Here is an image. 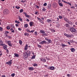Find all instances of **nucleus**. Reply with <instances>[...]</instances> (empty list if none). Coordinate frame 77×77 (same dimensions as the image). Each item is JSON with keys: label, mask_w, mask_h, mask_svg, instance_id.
Wrapping results in <instances>:
<instances>
[{"label": "nucleus", "mask_w": 77, "mask_h": 77, "mask_svg": "<svg viewBox=\"0 0 77 77\" xmlns=\"http://www.w3.org/2000/svg\"><path fill=\"white\" fill-rule=\"evenodd\" d=\"M38 11H37L36 12H35V15H38Z\"/></svg>", "instance_id": "obj_47"}, {"label": "nucleus", "mask_w": 77, "mask_h": 77, "mask_svg": "<svg viewBox=\"0 0 77 77\" xmlns=\"http://www.w3.org/2000/svg\"><path fill=\"white\" fill-rule=\"evenodd\" d=\"M7 29L8 30H9L10 29V26H8L7 27Z\"/></svg>", "instance_id": "obj_39"}, {"label": "nucleus", "mask_w": 77, "mask_h": 77, "mask_svg": "<svg viewBox=\"0 0 77 77\" xmlns=\"http://www.w3.org/2000/svg\"><path fill=\"white\" fill-rule=\"evenodd\" d=\"M28 69L29 71H33V70H34V68L33 67H30L28 68Z\"/></svg>", "instance_id": "obj_12"}, {"label": "nucleus", "mask_w": 77, "mask_h": 77, "mask_svg": "<svg viewBox=\"0 0 77 77\" xmlns=\"http://www.w3.org/2000/svg\"><path fill=\"white\" fill-rule=\"evenodd\" d=\"M37 19L39 21H41V19L40 18H39V17H37Z\"/></svg>", "instance_id": "obj_24"}, {"label": "nucleus", "mask_w": 77, "mask_h": 77, "mask_svg": "<svg viewBox=\"0 0 77 77\" xmlns=\"http://www.w3.org/2000/svg\"><path fill=\"white\" fill-rule=\"evenodd\" d=\"M33 22H31L29 23V25L30 26L32 27V26H33Z\"/></svg>", "instance_id": "obj_17"}, {"label": "nucleus", "mask_w": 77, "mask_h": 77, "mask_svg": "<svg viewBox=\"0 0 77 77\" xmlns=\"http://www.w3.org/2000/svg\"><path fill=\"white\" fill-rule=\"evenodd\" d=\"M2 77H6V75H2Z\"/></svg>", "instance_id": "obj_64"}, {"label": "nucleus", "mask_w": 77, "mask_h": 77, "mask_svg": "<svg viewBox=\"0 0 77 77\" xmlns=\"http://www.w3.org/2000/svg\"><path fill=\"white\" fill-rule=\"evenodd\" d=\"M66 37L67 38H69V35L68 34H67V35H66Z\"/></svg>", "instance_id": "obj_53"}, {"label": "nucleus", "mask_w": 77, "mask_h": 77, "mask_svg": "<svg viewBox=\"0 0 77 77\" xmlns=\"http://www.w3.org/2000/svg\"><path fill=\"white\" fill-rule=\"evenodd\" d=\"M45 39L46 41H48L49 39H48V38H45Z\"/></svg>", "instance_id": "obj_56"}, {"label": "nucleus", "mask_w": 77, "mask_h": 77, "mask_svg": "<svg viewBox=\"0 0 77 77\" xmlns=\"http://www.w3.org/2000/svg\"><path fill=\"white\" fill-rule=\"evenodd\" d=\"M24 26L25 28H27L28 27V24H26L24 25Z\"/></svg>", "instance_id": "obj_18"}, {"label": "nucleus", "mask_w": 77, "mask_h": 77, "mask_svg": "<svg viewBox=\"0 0 77 77\" xmlns=\"http://www.w3.org/2000/svg\"><path fill=\"white\" fill-rule=\"evenodd\" d=\"M12 60H10L8 62H6V65H11L12 64Z\"/></svg>", "instance_id": "obj_1"}, {"label": "nucleus", "mask_w": 77, "mask_h": 77, "mask_svg": "<svg viewBox=\"0 0 77 77\" xmlns=\"http://www.w3.org/2000/svg\"><path fill=\"white\" fill-rule=\"evenodd\" d=\"M37 46H38V47H39V48H41V45H39L38 44H37Z\"/></svg>", "instance_id": "obj_44"}, {"label": "nucleus", "mask_w": 77, "mask_h": 77, "mask_svg": "<svg viewBox=\"0 0 77 77\" xmlns=\"http://www.w3.org/2000/svg\"><path fill=\"white\" fill-rule=\"evenodd\" d=\"M2 54H3L2 53V51H0V56H2Z\"/></svg>", "instance_id": "obj_36"}, {"label": "nucleus", "mask_w": 77, "mask_h": 77, "mask_svg": "<svg viewBox=\"0 0 77 77\" xmlns=\"http://www.w3.org/2000/svg\"><path fill=\"white\" fill-rule=\"evenodd\" d=\"M42 10L43 11L45 12L46 11V9L45 8H42Z\"/></svg>", "instance_id": "obj_40"}, {"label": "nucleus", "mask_w": 77, "mask_h": 77, "mask_svg": "<svg viewBox=\"0 0 77 77\" xmlns=\"http://www.w3.org/2000/svg\"><path fill=\"white\" fill-rule=\"evenodd\" d=\"M16 27H18L19 26L18 24H16Z\"/></svg>", "instance_id": "obj_60"}, {"label": "nucleus", "mask_w": 77, "mask_h": 77, "mask_svg": "<svg viewBox=\"0 0 77 77\" xmlns=\"http://www.w3.org/2000/svg\"><path fill=\"white\" fill-rule=\"evenodd\" d=\"M35 32V31L34 30H31V31H30V32H29L30 33H33Z\"/></svg>", "instance_id": "obj_46"}, {"label": "nucleus", "mask_w": 77, "mask_h": 77, "mask_svg": "<svg viewBox=\"0 0 77 77\" xmlns=\"http://www.w3.org/2000/svg\"><path fill=\"white\" fill-rule=\"evenodd\" d=\"M64 20L65 21H66V23H68V19L66 18H64Z\"/></svg>", "instance_id": "obj_23"}, {"label": "nucleus", "mask_w": 77, "mask_h": 77, "mask_svg": "<svg viewBox=\"0 0 77 77\" xmlns=\"http://www.w3.org/2000/svg\"><path fill=\"white\" fill-rule=\"evenodd\" d=\"M29 56L27 54H26L25 53L24 54V59L25 60H26V59H27L28 58Z\"/></svg>", "instance_id": "obj_6"}, {"label": "nucleus", "mask_w": 77, "mask_h": 77, "mask_svg": "<svg viewBox=\"0 0 77 77\" xmlns=\"http://www.w3.org/2000/svg\"><path fill=\"white\" fill-rule=\"evenodd\" d=\"M48 42H47V43H48V44H50V43H51V40L50 39H49L48 40Z\"/></svg>", "instance_id": "obj_13"}, {"label": "nucleus", "mask_w": 77, "mask_h": 77, "mask_svg": "<svg viewBox=\"0 0 77 77\" xmlns=\"http://www.w3.org/2000/svg\"><path fill=\"white\" fill-rule=\"evenodd\" d=\"M64 26L66 27H67V28H69V25L68 23H66L64 25Z\"/></svg>", "instance_id": "obj_9"}, {"label": "nucleus", "mask_w": 77, "mask_h": 77, "mask_svg": "<svg viewBox=\"0 0 77 77\" xmlns=\"http://www.w3.org/2000/svg\"><path fill=\"white\" fill-rule=\"evenodd\" d=\"M26 32H30V31L29 29H26Z\"/></svg>", "instance_id": "obj_28"}, {"label": "nucleus", "mask_w": 77, "mask_h": 77, "mask_svg": "<svg viewBox=\"0 0 77 77\" xmlns=\"http://www.w3.org/2000/svg\"><path fill=\"white\" fill-rule=\"evenodd\" d=\"M15 23H17V24H20V22L17 21V20H16L15 21Z\"/></svg>", "instance_id": "obj_34"}, {"label": "nucleus", "mask_w": 77, "mask_h": 77, "mask_svg": "<svg viewBox=\"0 0 77 77\" xmlns=\"http://www.w3.org/2000/svg\"><path fill=\"white\" fill-rule=\"evenodd\" d=\"M23 43V42L21 41V40H20L19 41V44H20V45H21Z\"/></svg>", "instance_id": "obj_30"}, {"label": "nucleus", "mask_w": 77, "mask_h": 77, "mask_svg": "<svg viewBox=\"0 0 77 77\" xmlns=\"http://www.w3.org/2000/svg\"><path fill=\"white\" fill-rule=\"evenodd\" d=\"M61 46L62 47V48H64V47H66V46H67V45H66L62 43Z\"/></svg>", "instance_id": "obj_16"}, {"label": "nucleus", "mask_w": 77, "mask_h": 77, "mask_svg": "<svg viewBox=\"0 0 77 77\" xmlns=\"http://www.w3.org/2000/svg\"><path fill=\"white\" fill-rule=\"evenodd\" d=\"M35 58V56H33L32 57H31V59H33Z\"/></svg>", "instance_id": "obj_35"}, {"label": "nucleus", "mask_w": 77, "mask_h": 77, "mask_svg": "<svg viewBox=\"0 0 77 77\" xmlns=\"http://www.w3.org/2000/svg\"><path fill=\"white\" fill-rule=\"evenodd\" d=\"M6 38H8L9 36L8 35L6 34Z\"/></svg>", "instance_id": "obj_61"}, {"label": "nucleus", "mask_w": 77, "mask_h": 77, "mask_svg": "<svg viewBox=\"0 0 77 77\" xmlns=\"http://www.w3.org/2000/svg\"><path fill=\"white\" fill-rule=\"evenodd\" d=\"M41 61H43L44 62H46V60L43 59V58H40Z\"/></svg>", "instance_id": "obj_10"}, {"label": "nucleus", "mask_w": 77, "mask_h": 77, "mask_svg": "<svg viewBox=\"0 0 77 77\" xmlns=\"http://www.w3.org/2000/svg\"><path fill=\"white\" fill-rule=\"evenodd\" d=\"M3 12L4 14H9V10L8 9H5Z\"/></svg>", "instance_id": "obj_3"}, {"label": "nucleus", "mask_w": 77, "mask_h": 77, "mask_svg": "<svg viewBox=\"0 0 77 77\" xmlns=\"http://www.w3.org/2000/svg\"><path fill=\"white\" fill-rule=\"evenodd\" d=\"M25 17H27V18H29V17H30V16H29V15L26 14L25 15Z\"/></svg>", "instance_id": "obj_26"}, {"label": "nucleus", "mask_w": 77, "mask_h": 77, "mask_svg": "<svg viewBox=\"0 0 77 77\" xmlns=\"http://www.w3.org/2000/svg\"><path fill=\"white\" fill-rule=\"evenodd\" d=\"M58 4L60 6H63V4H62L60 2H58Z\"/></svg>", "instance_id": "obj_22"}, {"label": "nucleus", "mask_w": 77, "mask_h": 77, "mask_svg": "<svg viewBox=\"0 0 77 77\" xmlns=\"http://www.w3.org/2000/svg\"><path fill=\"white\" fill-rule=\"evenodd\" d=\"M59 17L60 19H62V17L61 16H59Z\"/></svg>", "instance_id": "obj_49"}, {"label": "nucleus", "mask_w": 77, "mask_h": 77, "mask_svg": "<svg viewBox=\"0 0 77 77\" xmlns=\"http://www.w3.org/2000/svg\"><path fill=\"white\" fill-rule=\"evenodd\" d=\"M70 50L72 52H74L75 51V49L73 48L70 49Z\"/></svg>", "instance_id": "obj_11"}, {"label": "nucleus", "mask_w": 77, "mask_h": 77, "mask_svg": "<svg viewBox=\"0 0 77 77\" xmlns=\"http://www.w3.org/2000/svg\"><path fill=\"white\" fill-rule=\"evenodd\" d=\"M21 2L22 3H26V0H22Z\"/></svg>", "instance_id": "obj_31"}, {"label": "nucleus", "mask_w": 77, "mask_h": 77, "mask_svg": "<svg viewBox=\"0 0 77 77\" xmlns=\"http://www.w3.org/2000/svg\"><path fill=\"white\" fill-rule=\"evenodd\" d=\"M18 29L19 30H20V31H21V30H22V29L20 28H18Z\"/></svg>", "instance_id": "obj_54"}, {"label": "nucleus", "mask_w": 77, "mask_h": 77, "mask_svg": "<svg viewBox=\"0 0 77 77\" xmlns=\"http://www.w3.org/2000/svg\"><path fill=\"white\" fill-rule=\"evenodd\" d=\"M40 33H45V32L44 30H40Z\"/></svg>", "instance_id": "obj_20"}, {"label": "nucleus", "mask_w": 77, "mask_h": 77, "mask_svg": "<svg viewBox=\"0 0 77 77\" xmlns=\"http://www.w3.org/2000/svg\"><path fill=\"white\" fill-rule=\"evenodd\" d=\"M26 20H27V22H29V20L27 18H26Z\"/></svg>", "instance_id": "obj_58"}, {"label": "nucleus", "mask_w": 77, "mask_h": 77, "mask_svg": "<svg viewBox=\"0 0 77 77\" xmlns=\"http://www.w3.org/2000/svg\"><path fill=\"white\" fill-rule=\"evenodd\" d=\"M35 6H36V8H37V9H39V6L36 5Z\"/></svg>", "instance_id": "obj_50"}, {"label": "nucleus", "mask_w": 77, "mask_h": 77, "mask_svg": "<svg viewBox=\"0 0 77 77\" xmlns=\"http://www.w3.org/2000/svg\"><path fill=\"white\" fill-rule=\"evenodd\" d=\"M47 21L48 23H51V20H50V19H47Z\"/></svg>", "instance_id": "obj_15"}, {"label": "nucleus", "mask_w": 77, "mask_h": 77, "mask_svg": "<svg viewBox=\"0 0 77 77\" xmlns=\"http://www.w3.org/2000/svg\"><path fill=\"white\" fill-rule=\"evenodd\" d=\"M47 5V3H45L44 4H43V6H46Z\"/></svg>", "instance_id": "obj_41"}, {"label": "nucleus", "mask_w": 77, "mask_h": 77, "mask_svg": "<svg viewBox=\"0 0 77 77\" xmlns=\"http://www.w3.org/2000/svg\"><path fill=\"white\" fill-rule=\"evenodd\" d=\"M11 27L12 28H15V26H14V25L12 24L11 25Z\"/></svg>", "instance_id": "obj_29"}, {"label": "nucleus", "mask_w": 77, "mask_h": 77, "mask_svg": "<svg viewBox=\"0 0 77 77\" xmlns=\"http://www.w3.org/2000/svg\"><path fill=\"white\" fill-rule=\"evenodd\" d=\"M15 73H12L11 74V76L12 77H14L15 76Z\"/></svg>", "instance_id": "obj_33"}, {"label": "nucleus", "mask_w": 77, "mask_h": 77, "mask_svg": "<svg viewBox=\"0 0 77 77\" xmlns=\"http://www.w3.org/2000/svg\"><path fill=\"white\" fill-rule=\"evenodd\" d=\"M40 22L42 23V24H44V22H43V21H42V20H41V21Z\"/></svg>", "instance_id": "obj_37"}, {"label": "nucleus", "mask_w": 77, "mask_h": 77, "mask_svg": "<svg viewBox=\"0 0 77 77\" xmlns=\"http://www.w3.org/2000/svg\"><path fill=\"white\" fill-rule=\"evenodd\" d=\"M5 33V34L7 35V34H8V33H9V32L8 31H6Z\"/></svg>", "instance_id": "obj_43"}, {"label": "nucleus", "mask_w": 77, "mask_h": 77, "mask_svg": "<svg viewBox=\"0 0 77 77\" xmlns=\"http://www.w3.org/2000/svg\"><path fill=\"white\" fill-rule=\"evenodd\" d=\"M20 13L23 12V9H21V10L20 11Z\"/></svg>", "instance_id": "obj_42"}, {"label": "nucleus", "mask_w": 77, "mask_h": 77, "mask_svg": "<svg viewBox=\"0 0 77 77\" xmlns=\"http://www.w3.org/2000/svg\"><path fill=\"white\" fill-rule=\"evenodd\" d=\"M38 33H37V32H35V36H36V35H38Z\"/></svg>", "instance_id": "obj_45"}, {"label": "nucleus", "mask_w": 77, "mask_h": 77, "mask_svg": "<svg viewBox=\"0 0 77 77\" xmlns=\"http://www.w3.org/2000/svg\"><path fill=\"white\" fill-rule=\"evenodd\" d=\"M41 44H44V43H46V41H42L41 42H40Z\"/></svg>", "instance_id": "obj_14"}, {"label": "nucleus", "mask_w": 77, "mask_h": 77, "mask_svg": "<svg viewBox=\"0 0 77 77\" xmlns=\"http://www.w3.org/2000/svg\"><path fill=\"white\" fill-rule=\"evenodd\" d=\"M67 75L68 77H71V75L69 74H67Z\"/></svg>", "instance_id": "obj_48"}, {"label": "nucleus", "mask_w": 77, "mask_h": 77, "mask_svg": "<svg viewBox=\"0 0 77 77\" xmlns=\"http://www.w3.org/2000/svg\"><path fill=\"white\" fill-rule=\"evenodd\" d=\"M16 8H17V9H20V7L18 6H16L15 7Z\"/></svg>", "instance_id": "obj_38"}, {"label": "nucleus", "mask_w": 77, "mask_h": 77, "mask_svg": "<svg viewBox=\"0 0 77 77\" xmlns=\"http://www.w3.org/2000/svg\"><path fill=\"white\" fill-rule=\"evenodd\" d=\"M70 30L71 32H75V29L73 27H72L70 28Z\"/></svg>", "instance_id": "obj_2"}, {"label": "nucleus", "mask_w": 77, "mask_h": 77, "mask_svg": "<svg viewBox=\"0 0 77 77\" xmlns=\"http://www.w3.org/2000/svg\"><path fill=\"white\" fill-rule=\"evenodd\" d=\"M14 55L15 56H16V57H17L19 56V54L17 53H14Z\"/></svg>", "instance_id": "obj_21"}, {"label": "nucleus", "mask_w": 77, "mask_h": 77, "mask_svg": "<svg viewBox=\"0 0 77 77\" xmlns=\"http://www.w3.org/2000/svg\"><path fill=\"white\" fill-rule=\"evenodd\" d=\"M19 20L20 21H23V19L21 18H20V19Z\"/></svg>", "instance_id": "obj_57"}, {"label": "nucleus", "mask_w": 77, "mask_h": 77, "mask_svg": "<svg viewBox=\"0 0 77 77\" xmlns=\"http://www.w3.org/2000/svg\"><path fill=\"white\" fill-rule=\"evenodd\" d=\"M5 44H0V45L1 46L2 45V46H3V45H4Z\"/></svg>", "instance_id": "obj_59"}, {"label": "nucleus", "mask_w": 77, "mask_h": 77, "mask_svg": "<svg viewBox=\"0 0 77 77\" xmlns=\"http://www.w3.org/2000/svg\"><path fill=\"white\" fill-rule=\"evenodd\" d=\"M3 46V48L4 49V50H7V47H8V45L4 44Z\"/></svg>", "instance_id": "obj_7"}, {"label": "nucleus", "mask_w": 77, "mask_h": 77, "mask_svg": "<svg viewBox=\"0 0 77 77\" xmlns=\"http://www.w3.org/2000/svg\"><path fill=\"white\" fill-rule=\"evenodd\" d=\"M28 49V45L27 44H26L24 50H27V49Z\"/></svg>", "instance_id": "obj_8"}, {"label": "nucleus", "mask_w": 77, "mask_h": 77, "mask_svg": "<svg viewBox=\"0 0 77 77\" xmlns=\"http://www.w3.org/2000/svg\"><path fill=\"white\" fill-rule=\"evenodd\" d=\"M7 43L8 44V45L10 46V47H12V44H11V41H7Z\"/></svg>", "instance_id": "obj_5"}, {"label": "nucleus", "mask_w": 77, "mask_h": 77, "mask_svg": "<svg viewBox=\"0 0 77 77\" xmlns=\"http://www.w3.org/2000/svg\"><path fill=\"white\" fill-rule=\"evenodd\" d=\"M54 69V67L53 66H51V70H53Z\"/></svg>", "instance_id": "obj_25"}, {"label": "nucleus", "mask_w": 77, "mask_h": 77, "mask_svg": "<svg viewBox=\"0 0 77 77\" xmlns=\"http://www.w3.org/2000/svg\"><path fill=\"white\" fill-rule=\"evenodd\" d=\"M0 43L1 44H3V42L2 40H0Z\"/></svg>", "instance_id": "obj_52"}, {"label": "nucleus", "mask_w": 77, "mask_h": 77, "mask_svg": "<svg viewBox=\"0 0 77 77\" xmlns=\"http://www.w3.org/2000/svg\"><path fill=\"white\" fill-rule=\"evenodd\" d=\"M51 32H53V33H54V32H56V31L53 29H51Z\"/></svg>", "instance_id": "obj_19"}, {"label": "nucleus", "mask_w": 77, "mask_h": 77, "mask_svg": "<svg viewBox=\"0 0 77 77\" xmlns=\"http://www.w3.org/2000/svg\"><path fill=\"white\" fill-rule=\"evenodd\" d=\"M24 35H25V36H26V35H27V33H26V32H25L24 33Z\"/></svg>", "instance_id": "obj_55"}, {"label": "nucleus", "mask_w": 77, "mask_h": 77, "mask_svg": "<svg viewBox=\"0 0 77 77\" xmlns=\"http://www.w3.org/2000/svg\"><path fill=\"white\" fill-rule=\"evenodd\" d=\"M33 65L34 66H38V64L36 63H34L33 64Z\"/></svg>", "instance_id": "obj_32"}, {"label": "nucleus", "mask_w": 77, "mask_h": 77, "mask_svg": "<svg viewBox=\"0 0 77 77\" xmlns=\"http://www.w3.org/2000/svg\"><path fill=\"white\" fill-rule=\"evenodd\" d=\"M6 50H7L6 51H7V53H9V50H8V49H6Z\"/></svg>", "instance_id": "obj_63"}, {"label": "nucleus", "mask_w": 77, "mask_h": 77, "mask_svg": "<svg viewBox=\"0 0 77 77\" xmlns=\"http://www.w3.org/2000/svg\"><path fill=\"white\" fill-rule=\"evenodd\" d=\"M73 35L72 34H70L69 35V38H71L72 37H73Z\"/></svg>", "instance_id": "obj_27"}, {"label": "nucleus", "mask_w": 77, "mask_h": 77, "mask_svg": "<svg viewBox=\"0 0 77 77\" xmlns=\"http://www.w3.org/2000/svg\"><path fill=\"white\" fill-rule=\"evenodd\" d=\"M25 54L28 56H30V54H31V52L29 50H27L26 52L25 53Z\"/></svg>", "instance_id": "obj_4"}, {"label": "nucleus", "mask_w": 77, "mask_h": 77, "mask_svg": "<svg viewBox=\"0 0 77 77\" xmlns=\"http://www.w3.org/2000/svg\"><path fill=\"white\" fill-rule=\"evenodd\" d=\"M3 30V28L2 27H0V31H2Z\"/></svg>", "instance_id": "obj_51"}, {"label": "nucleus", "mask_w": 77, "mask_h": 77, "mask_svg": "<svg viewBox=\"0 0 77 77\" xmlns=\"http://www.w3.org/2000/svg\"><path fill=\"white\" fill-rule=\"evenodd\" d=\"M74 8V6H72V7H71V9H73V8Z\"/></svg>", "instance_id": "obj_62"}]
</instances>
